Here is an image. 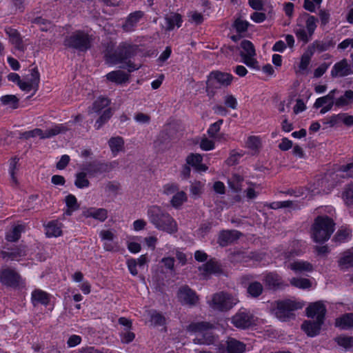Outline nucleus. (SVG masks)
<instances>
[{
	"label": "nucleus",
	"instance_id": "nucleus-31",
	"mask_svg": "<svg viewBox=\"0 0 353 353\" xmlns=\"http://www.w3.org/2000/svg\"><path fill=\"white\" fill-rule=\"evenodd\" d=\"M124 143L123 139L119 136L110 139L108 141V145L113 156L115 157L119 152L123 150Z\"/></svg>",
	"mask_w": 353,
	"mask_h": 353
},
{
	"label": "nucleus",
	"instance_id": "nucleus-1",
	"mask_svg": "<svg viewBox=\"0 0 353 353\" xmlns=\"http://www.w3.org/2000/svg\"><path fill=\"white\" fill-rule=\"evenodd\" d=\"M140 49L137 45H134L128 42L121 43L115 51L112 53L110 50L107 49L105 52V58L107 62L117 64L119 63H125L126 67H121V68H127L128 72L137 70L140 68L132 63L131 61H126L127 60L136 56Z\"/></svg>",
	"mask_w": 353,
	"mask_h": 353
},
{
	"label": "nucleus",
	"instance_id": "nucleus-4",
	"mask_svg": "<svg viewBox=\"0 0 353 353\" xmlns=\"http://www.w3.org/2000/svg\"><path fill=\"white\" fill-rule=\"evenodd\" d=\"M92 41V35L83 30H76L65 38L63 45L66 48L85 52L91 48Z\"/></svg>",
	"mask_w": 353,
	"mask_h": 353
},
{
	"label": "nucleus",
	"instance_id": "nucleus-47",
	"mask_svg": "<svg viewBox=\"0 0 353 353\" xmlns=\"http://www.w3.org/2000/svg\"><path fill=\"white\" fill-rule=\"evenodd\" d=\"M313 52L312 50H309L307 48V50L303 54L301 59V62L299 64V68L301 70H305L310 62L311 57L313 56Z\"/></svg>",
	"mask_w": 353,
	"mask_h": 353
},
{
	"label": "nucleus",
	"instance_id": "nucleus-57",
	"mask_svg": "<svg viewBox=\"0 0 353 353\" xmlns=\"http://www.w3.org/2000/svg\"><path fill=\"white\" fill-rule=\"evenodd\" d=\"M222 123L223 120L219 119L210 126L209 129L208 130V133L210 137H215L216 133L220 130V126Z\"/></svg>",
	"mask_w": 353,
	"mask_h": 353
},
{
	"label": "nucleus",
	"instance_id": "nucleus-17",
	"mask_svg": "<svg viewBox=\"0 0 353 353\" xmlns=\"http://www.w3.org/2000/svg\"><path fill=\"white\" fill-rule=\"evenodd\" d=\"M352 73L351 65L348 63L346 59L336 63L331 70L332 77H344Z\"/></svg>",
	"mask_w": 353,
	"mask_h": 353
},
{
	"label": "nucleus",
	"instance_id": "nucleus-41",
	"mask_svg": "<svg viewBox=\"0 0 353 353\" xmlns=\"http://www.w3.org/2000/svg\"><path fill=\"white\" fill-rule=\"evenodd\" d=\"M247 292L250 296L257 298L263 293V286L259 281H253L248 285Z\"/></svg>",
	"mask_w": 353,
	"mask_h": 353
},
{
	"label": "nucleus",
	"instance_id": "nucleus-43",
	"mask_svg": "<svg viewBox=\"0 0 353 353\" xmlns=\"http://www.w3.org/2000/svg\"><path fill=\"white\" fill-rule=\"evenodd\" d=\"M87 172H79L76 174V180L74 181V185L78 188H87L90 185V181L86 178Z\"/></svg>",
	"mask_w": 353,
	"mask_h": 353
},
{
	"label": "nucleus",
	"instance_id": "nucleus-14",
	"mask_svg": "<svg viewBox=\"0 0 353 353\" xmlns=\"http://www.w3.org/2000/svg\"><path fill=\"white\" fill-rule=\"evenodd\" d=\"M306 313L308 317L315 318L316 321L324 323L326 307L322 301H316L306 308Z\"/></svg>",
	"mask_w": 353,
	"mask_h": 353
},
{
	"label": "nucleus",
	"instance_id": "nucleus-40",
	"mask_svg": "<svg viewBox=\"0 0 353 353\" xmlns=\"http://www.w3.org/2000/svg\"><path fill=\"white\" fill-rule=\"evenodd\" d=\"M241 47L242 51L240 52V55L242 58L246 57L247 56H255L256 51L252 43L248 40H243L241 42Z\"/></svg>",
	"mask_w": 353,
	"mask_h": 353
},
{
	"label": "nucleus",
	"instance_id": "nucleus-64",
	"mask_svg": "<svg viewBox=\"0 0 353 353\" xmlns=\"http://www.w3.org/2000/svg\"><path fill=\"white\" fill-rule=\"evenodd\" d=\"M128 268L130 272L133 275L136 276L138 274V271L137 270V260L134 259H130L127 261Z\"/></svg>",
	"mask_w": 353,
	"mask_h": 353
},
{
	"label": "nucleus",
	"instance_id": "nucleus-11",
	"mask_svg": "<svg viewBox=\"0 0 353 353\" xmlns=\"http://www.w3.org/2000/svg\"><path fill=\"white\" fill-rule=\"evenodd\" d=\"M118 164V162L115 161L112 162H101L94 161L85 164L83 169L88 174L94 176L98 174L109 172L116 168Z\"/></svg>",
	"mask_w": 353,
	"mask_h": 353
},
{
	"label": "nucleus",
	"instance_id": "nucleus-45",
	"mask_svg": "<svg viewBox=\"0 0 353 353\" xmlns=\"http://www.w3.org/2000/svg\"><path fill=\"white\" fill-rule=\"evenodd\" d=\"M290 283L292 285L301 289H308L312 285L310 281L305 278H292Z\"/></svg>",
	"mask_w": 353,
	"mask_h": 353
},
{
	"label": "nucleus",
	"instance_id": "nucleus-28",
	"mask_svg": "<svg viewBox=\"0 0 353 353\" xmlns=\"http://www.w3.org/2000/svg\"><path fill=\"white\" fill-rule=\"evenodd\" d=\"M85 217H92L101 222L108 218V210L105 208H90L83 212Z\"/></svg>",
	"mask_w": 353,
	"mask_h": 353
},
{
	"label": "nucleus",
	"instance_id": "nucleus-52",
	"mask_svg": "<svg viewBox=\"0 0 353 353\" xmlns=\"http://www.w3.org/2000/svg\"><path fill=\"white\" fill-rule=\"evenodd\" d=\"M62 231L59 227H58L54 223H48L47 226V232L46 234L49 236H61Z\"/></svg>",
	"mask_w": 353,
	"mask_h": 353
},
{
	"label": "nucleus",
	"instance_id": "nucleus-6",
	"mask_svg": "<svg viewBox=\"0 0 353 353\" xmlns=\"http://www.w3.org/2000/svg\"><path fill=\"white\" fill-rule=\"evenodd\" d=\"M272 312L275 316L281 321H286L294 319V311L302 307V305L293 301H276L273 303Z\"/></svg>",
	"mask_w": 353,
	"mask_h": 353
},
{
	"label": "nucleus",
	"instance_id": "nucleus-23",
	"mask_svg": "<svg viewBox=\"0 0 353 353\" xmlns=\"http://www.w3.org/2000/svg\"><path fill=\"white\" fill-rule=\"evenodd\" d=\"M288 268L292 270L296 274H301L305 272H312L313 270L312 265L303 261H294L286 264Z\"/></svg>",
	"mask_w": 353,
	"mask_h": 353
},
{
	"label": "nucleus",
	"instance_id": "nucleus-62",
	"mask_svg": "<svg viewBox=\"0 0 353 353\" xmlns=\"http://www.w3.org/2000/svg\"><path fill=\"white\" fill-rule=\"evenodd\" d=\"M200 147L203 150H210L214 148V143L207 138H204L200 143Z\"/></svg>",
	"mask_w": 353,
	"mask_h": 353
},
{
	"label": "nucleus",
	"instance_id": "nucleus-63",
	"mask_svg": "<svg viewBox=\"0 0 353 353\" xmlns=\"http://www.w3.org/2000/svg\"><path fill=\"white\" fill-rule=\"evenodd\" d=\"M225 104L228 108L236 109L237 107V101L233 95H227L225 97Z\"/></svg>",
	"mask_w": 353,
	"mask_h": 353
},
{
	"label": "nucleus",
	"instance_id": "nucleus-33",
	"mask_svg": "<svg viewBox=\"0 0 353 353\" xmlns=\"http://www.w3.org/2000/svg\"><path fill=\"white\" fill-rule=\"evenodd\" d=\"M263 281L270 289H276L282 284L281 277L277 274L272 272L267 274Z\"/></svg>",
	"mask_w": 353,
	"mask_h": 353
},
{
	"label": "nucleus",
	"instance_id": "nucleus-37",
	"mask_svg": "<svg viewBox=\"0 0 353 353\" xmlns=\"http://www.w3.org/2000/svg\"><path fill=\"white\" fill-rule=\"evenodd\" d=\"M353 102V91L348 90L344 94L334 101V105L337 108H343Z\"/></svg>",
	"mask_w": 353,
	"mask_h": 353
},
{
	"label": "nucleus",
	"instance_id": "nucleus-16",
	"mask_svg": "<svg viewBox=\"0 0 353 353\" xmlns=\"http://www.w3.org/2000/svg\"><path fill=\"white\" fill-rule=\"evenodd\" d=\"M178 298L181 303L189 305H194L198 301V296L194 291L188 285L182 286L178 291Z\"/></svg>",
	"mask_w": 353,
	"mask_h": 353
},
{
	"label": "nucleus",
	"instance_id": "nucleus-29",
	"mask_svg": "<svg viewBox=\"0 0 353 353\" xmlns=\"http://www.w3.org/2000/svg\"><path fill=\"white\" fill-rule=\"evenodd\" d=\"M110 103V101L103 97H99L97 100H95L92 106L88 108V114H92L93 112L99 113L103 109L108 107Z\"/></svg>",
	"mask_w": 353,
	"mask_h": 353
},
{
	"label": "nucleus",
	"instance_id": "nucleus-39",
	"mask_svg": "<svg viewBox=\"0 0 353 353\" xmlns=\"http://www.w3.org/2000/svg\"><path fill=\"white\" fill-rule=\"evenodd\" d=\"M113 112L112 108H108L105 109L99 117L97 119L94 127L97 130H99L102 126L105 124L112 117Z\"/></svg>",
	"mask_w": 353,
	"mask_h": 353
},
{
	"label": "nucleus",
	"instance_id": "nucleus-19",
	"mask_svg": "<svg viewBox=\"0 0 353 353\" xmlns=\"http://www.w3.org/2000/svg\"><path fill=\"white\" fill-rule=\"evenodd\" d=\"M242 234L237 230H223L220 232L218 238V243L221 247L227 246L237 240Z\"/></svg>",
	"mask_w": 353,
	"mask_h": 353
},
{
	"label": "nucleus",
	"instance_id": "nucleus-27",
	"mask_svg": "<svg viewBox=\"0 0 353 353\" xmlns=\"http://www.w3.org/2000/svg\"><path fill=\"white\" fill-rule=\"evenodd\" d=\"M203 158L199 154H190L186 158L188 165L192 166L199 172H205L208 167L201 163Z\"/></svg>",
	"mask_w": 353,
	"mask_h": 353
},
{
	"label": "nucleus",
	"instance_id": "nucleus-20",
	"mask_svg": "<svg viewBox=\"0 0 353 353\" xmlns=\"http://www.w3.org/2000/svg\"><path fill=\"white\" fill-rule=\"evenodd\" d=\"M323 322L317 321H305L301 325L302 330L308 336L313 337L320 333Z\"/></svg>",
	"mask_w": 353,
	"mask_h": 353
},
{
	"label": "nucleus",
	"instance_id": "nucleus-30",
	"mask_svg": "<svg viewBox=\"0 0 353 353\" xmlns=\"http://www.w3.org/2000/svg\"><path fill=\"white\" fill-rule=\"evenodd\" d=\"M108 80L117 84H121L128 81L129 75L122 70H115L106 74Z\"/></svg>",
	"mask_w": 353,
	"mask_h": 353
},
{
	"label": "nucleus",
	"instance_id": "nucleus-34",
	"mask_svg": "<svg viewBox=\"0 0 353 353\" xmlns=\"http://www.w3.org/2000/svg\"><path fill=\"white\" fill-rule=\"evenodd\" d=\"M339 92L337 89L331 90L327 95L318 98L314 104V108L318 109L325 104L334 103L335 94Z\"/></svg>",
	"mask_w": 353,
	"mask_h": 353
},
{
	"label": "nucleus",
	"instance_id": "nucleus-59",
	"mask_svg": "<svg viewBox=\"0 0 353 353\" xmlns=\"http://www.w3.org/2000/svg\"><path fill=\"white\" fill-rule=\"evenodd\" d=\"M319 16L322 26L327 25L330 19V14L328 10H320L319 12Z\"/></svg>",
	"mask_w": 353,
	"mask_h": 353
},
{
	"label": "nucleus",
	"instance_id": "nucleus-58",
	"mask_svg": "<svg viewBox=\"0 0 353 353\" xmlns=\"http://www.w3.org/2000/svg\"><path fill=\"white\" fill-rule=\"evenodd\" d=\"M40 80V75L37 68H34L32 70L30 74V78L29 79L30 82L34 85V87L37 89Z\"/></svg>",
	"mask_w": 353,
	"mask_h": 353
},
{
	"label": "nucleus",
	"instance_id": "nucleus-8",
	"mask_svg": "<svg viewBox=\"0 0 353 353\" xmlns=\"http://www.w3.org/2000/svg\"><path fill=\"white\" fill-rule=\"evenodd\" d=\"M232 79L233 77L229 73L221 72L220 71L211 72L206 81V92H208V95H213V92L210 91L211 88H216L221 85L228 86L231 83Z\"/></svg>",
	"mask_w": 353,
	"mask_h": 353
},
{
	"label": "nucleus",
	"instance_id": "nucleus-36",
	"mask_svg": "<svg viewBox=\"0 0 353 353\" xmlns=\"http://www.w3.org/2000/svg\"><path fill=\"white\" fill-rule=\"evenodd\" d=\"M333 46L332 41L325 40V41H315L311 45H310L307 48L309 50H312L313 54L315 51L319 52H322L327 50L330 47Z\"/></svg>",
	"mask_w": 353,
	"mask_h": 353
},
{
	"label": "nucleus",
	"instance_id": "nucleus-35",
	"mask_svg": "<svg viewBox=\"0 0 353 353\" xmlns=\"http://www.w3.org/2000/svg\"><path fill=\"white\" fill-rule=\"evenodd\" d=\"M199 270L205 274H220L222 272L221 265L214 260H210L203 264L199 268Z\"/></svg>",
	"mask_w": 353,
	"mask_h": 353
},
{
	"label": "nucleus",
	"instance_id": "nucleus-18",
	"mask_svg": "<svg viewBox=\"0 0 353 353\" xmlns=\"http://www.w3.org/2000/svg\"><path fill=\"white\" fill-rule=\"evenodd\" d=\"M144 12L141 10H137L130 13L125 19L122 26V28L125 32L133 31L139 21L143 17Z\"/></svg>",
	"mask_w": 353,
	"mask_h": 353
},
{
	"label": "nucleus",
	"instance_id": "nucleus-22",
	"mask_svg": "<svg viewBox=\"0 0 353 353\" xmlns=\"http://www.w3.org/2000/svg\"><path fill=\"white\" fill-rule=\"evenodd\" d=\"M334 174H326L317 181V185L320 187L317 193L323 192L327 194L334 187Z\"/></svg>",
	"mask_w": 353,
	"mask_h": 353
},
{
	"label": "nucleus",
	"instance_id": "nucleus-25",
	"mask_svg": "<svg viewBox=\"0 0 353 353\" xmlns=\"http://www.w3.org/2000/svg\"><path fill=\"white\" fill-rule=\"evenodd\" d=\"M335 326L341 330L353 328V313H346L336 319Z\"/></svg>",
	"mask_w": 353,
	"mask_h": 353
},
{
	"label": "nucleus",
	"instance_id": "nucleus-46",
	"mask_svg": "<svg viewBox=\"0 0 353 353\" xmlns=\"http://www.w3.org/2000/svg\"><path fill=\"white\" fill-rule=\"evenodd\" d=\"M1 102L5 105H10L13 109L19 106V99L15 95L8 94L1 97Z\"/></svg>",
	"mask_w": 353,
	"mask_h": 353
},
{
	"label": "nucleus",
	"instance_id": "nucleus-12",
	"mask_svg": "<svg viewBox=\"0 0 353 353\" xmlns=\"http://www.w3.org/2000/svg\"><path fill=\"white\" fill-rule=\"evenodd\" d=\"M21 282V276L14 269L2 268L0 269V283L6 287L17 288Z\"/></svg>",
	"mask_w": 353,
	"mask_h": 353
},
{
	"label": "nucleus",
	"instance_id": "nucleus-53",
	"mask_svg": "<svg viewBox=\"0 0 353 353\" xmlns=\"http://www.w3.org/2000/svg\"><path fill=\"white\" fill-rule=\"evenodd\" d=\"M247 147L251 150H257L261 146V141L258 137L250 136L246 142Z\"/></svg>",
	"mask_w": 353,
	"mask_h": 353
},
{
	"label": "nucleus",
	"instance_id": "nucleus-38",
	"mask_svg": "<svg viewBox=\"0 0 353 353\" xmlns=\"http://www.w3.org/2000/svg\"><path fill=\"white\" fill-rule=\"evenodd\" d=\"M339 263L341 269L343 270L353 266V248L344 253Z\"/></svg>",
	"mask_w": 353,
	"mask_h": 353
},
{
	"label": "nucleus",
	"instance_id": "nucleus-60",
	"mask_svg": "<svg viewBox=\"0 0 353 353\" xmlns=\"http://www.w3.org/2000/svg\"><path fill=\"white\" fill-rule=\"evenodd\" d=\"M121 336L122 343H129L134 340L135 334L130 332V330H126L125 332L121 333Z\"/></svg>",
	"mask_w": 353,
	"mask_h": 353
},
{
	"label": "nucleus",
	"instance_id": "nucleus-15",
	"mask_svg": "<svg viewBox=\"0 0 353 353\" xmlns=\"http://www.w3.org/2000/svg\"><path fill=\"white\" fill-rule=\"evenodd\" d=\"M26 255V250L23 245L5 247L1 251L2 258L10 261H19L21 257Z\"/></svg>",
	"mask_w": 353,
	"mask_h": 353
},
{
	"label": "nucleus",
	"instance_id": "nucleus-61",
	"mask_svg": "<svg viewBox=\"0 0 353 353\" xmlns=\"http://www.w3.org/2000/svg\"><path fill=\"white\" fill-rule=\"evenodd\" d=\"M234 27L237 32H244L247 30L248 27V23L245 21L237 19L234 22Z\"/></svg>",
	"mask_w": 353,
	"mask_h": 353
},
{
	"label": "nucleus",
	"instance_id": "nucleus-13",
	"mask_svg": "<svg viewBox=\"0 0 353 353\" xmlns=\"http://www.w3.org/2000/svg\"><path fill=\"white\" fill-rule=\"evenodd\" d=\"M232 323L237 328H248L253 324V315L245 310H240L232 316Z\"/></svg>",
	"mask_w": 353,
	"mask_h": 353
},
{
	"label": "nucleus",
	"instance_id": "nucleus-3",
	"mask_svg": "<svg viewBox=\"0 0 353 353\" xmlns=\"http://www.w3.org/2000/svg\"><path fill=\"white\" fill-rule=\"evenodd\" d=\"M333 220L327 216H317L312 225V238L315 242L323 243L327 241L334 231Z\"/></svg>",
	"mask_w": 353,
	"mask_h": 353
},
{
	"label": "nucleus",
	"instance_id": "nucleus-50",
	"mask_svg": "<svg viewBox=\"0 0 353 353\" xmlns=\"http://www.w3.org/2000/svg\"><path fill=\"white\" fill-rule=\"evenodd\" d=\"M351 234V230L346 228H341L337 231L334 236V240L336 242L345 241Z\"/></svg>",
	"mask_w": 353,
	"mask_h": 353
},
{
	"label": "nucleus",
	"instance_id": "nucleus-26",
	"mask_svg": "<svg viewBox=\"0 0 353 353\" xmlns=\"http://www.w3.org/2000/svg\"><path fill=\"white\" fill-rule=\"evenodd\" d=\"M31 300L34 306L38 304L47 305L50 302V295L41 290L37 289L32 292Z\"/></svg>",
	"mask_w": 353,
	"mask_h": 353
},
{
	"label": "nucleus",
	"instance_id": "nucleus-55",
	"mask_svg": "<svg viewBox=\"0 0 353 353\" xmlns=\"http://www.w3.org/2000/svg\"><path fill=\"white\" fill-rule=\"evenodd\" d=\"M65 203L68 208L72 209V211H75L79 208L76 197L72 194H69L65 197Z\"/></svg>",
	"mask_w": 353,
	"mask_h": 353
},
{
	"label": "nucleus",
	"instance_id": "nucleus-5",
	"mask_svg": "<svg viewBox=\"0 0 353 353\" xmlns=\"http://www.w3.org/2000/svg\"><path fill=\"white\" fill-rule=\"evenodd\" d=\"M212 325L207 322L201 321L192 323L188 327V330L192 332H198L197 336L194 339V343L199 345H210L215 341V337L210 330Z\"/></svg>",
	"mask_w": 353,
	"mask_h": 353
},
{
	"label": "nucleus",
	"instance_id": "nucleus-21",
	"mask_svg": "<svg viewBox=\"0 0 353 353\" xmlns=\"http://www.w3.org/2000/svg\"><path fill=\"white\" fill-rule=\"evenodd\" d=\"M164 19L165 22V29L166 31L172 30L175 26L180 28L183 22L181 15L176 12H171L165 15Z\"/></svg>",
	"mask_w": 353,
	"mask_h": 353
},
{
	"label": "nucleus",
	"instance_id": "nucleus-44",
	"mask_svg": "<svg viewBox=\"0 0 353 353\" xmlns=\"http://www.w3.org/2000/svg\"><path fill=\"white\" fill-rule=\"evenodd\" d=\"M187 200L186 194L183 191H177L172 196L170 202L174 208H179Z\"/></svg>",
	"mask_w": 353,
	"mask_h": 353
},
{
	"label": "nucleus",
	"instance_id": "nucleus-32",
	"mask_svg": "<svg viewBox=\"0 0 353 353\" xmlns=\"http://www.w3.org/2000/svg\"><path fill=\"white\" fill-rule=\"evenodd\" d=\"M245 345L236 339H229L227 341V351L228 353H243Z\"/></svg>",
	"mask_w": 353,
	"mask_h": 353
},
{
	"label": "nucleus",
	"instance_id": "nucleus-2",
	"mask_svg": "<svg viewBox=\"0 0 353 353\" xmlns=\"http://www.w3.org/2000/svg\"><path fill=\"white\" fill-rule=\"evenodd\" d=\"M147 215L150 222L159 230L168 234H174L178 231L176 221L170 214L157 205L150 206L148 209Z\"/></svg>",
	"mask_w": 353,
	"mask_h": 353
},
{
	"label": "nucleus",
	"instance_id": "nucleus-10",
	"mask_svg": "<svg viewBox=\"0 0 353 353\" xmlns=\"http://www.w3.org/2000/svg\"><path fill=\"white\" fill-rule=\"evenodd\" d=\"M307 17L305 21L306 30L302 25H297V28L294 29V33L297 39L303 41L305 44L307 43L312 38L314 32L316 28L317 19L314 16L305 14Z\"/></svg>",
	"mask_w": 353,
	"mask_h": 353
},
{
	"label": "nucleus",
	"instance_id": "nucleus-54",
	"mask_svg": "<svg viewBox=\"0 0 353 353\" xmlns=\"http://www.w3.org/2000/svg\"><path fill=\"white\" fill-rule=\"evenodd\" d=\"M104 188L106 192L116 194L120 188V184L116 181H108Z\"/></svg>",
	"mask_w": 353,
	"mask_h": 353
},
{
	"label": "nucleus",
	"instance_id": "nucleus-42",
	"mask_svg": "<svg viewBox=\"0 0 353 353\" xmlns=\"http://www.w3.org/2000/svg\"><path fill=\"white\" fill-rule=\"evenodd\" d=\"M243 177L238 174H234L230 179H228V185L230 189L234 192H239L242 189V183Z\"/></svg>",
	"mask_w": 353,
	"mask_h": 353
},
{
	"label": "nucleus",
	"instance_id": "nucleus-24",
	"mask_svg": "<svg viewBox=\"0 0 353 353\" xmlns=\"http://www.w3.org/2000/svg\"><path fill=\"white\" fill-rule=\"evenodd\" d=\"M6 33L8 35L10 42L14 45L15 48L21 51H24L25 46L19 32L12 28L5 29Z\"/></svg>",
	"mask_w": 353,
	"mask_h": 353
},
{
	"label": "nucleus",
	"instance_id": "nucleus-49",
	"mask_svg": "<svg viewBox=\"0 0 353 353\" xmlns=\"http://www.w3.org/2000/svg\"><path fill=\"white\" fill-rule=\"evenodd\" d=\"M23 230V226L18 225L13 228L12 232L6 235V239L8 241L14 242L19 240L21 233Z\"/></svg>",
	"mask_w": 353,
	"mask_h": 353
},
{
	"label": "nucleus",
	"instance_id": "nucleus-56",
	"mask_svg": "<svg viewBox=\"0 0 353 353\" xmlns=\"http://www.w3.org/2000/svg\"><path fill=\"white\" fill-rule=\"evenodd\" d=\"M254 57L255 56H247L246 57H243V63L248 67L259 70L260 67L259 65L258 61L256 59H254Z\"/></svg>",
	"mask_w": 353,
	"mask_h": 353
},
{
	"label": "nucleus",
	"instance_id": "nucleus-7",
	"mask_svg": "<svg viewBox=\"0 0 353 353\" xmlns=\"http://www.w3.org/2000/svg\"><path fill=\"white\" fill-rule=\"evenodd\" d=\"M238 302L237 298L231 294L219 292L212 295L209 305L214 310L227 312L231 310Z\"/></svg>",
	"mask_w": 353,
	"mask_h": 353
},
{
	"label": "nucleus",
	"instance_id": "nucleus-48",
	"mask_svg": "<svg viewBox=\"0 0 353 353\" xmlns=\"http://www.w3.org/2000/svg\"><path fill=\"white\" fill-rule=\"evenodd\" d=\"M337 344L345 349L353 346V336L341 335L334 339Z\"/></svg>",
	"mask_w": 353,
	"mask_h": 353
},
{
	"label": "nucleus",
	"instance_id": "nucleus-51",
	"mask_svg": "<svg viewBox=\"0 0 353 353\" xmlns=\"http://www.w3.org/2000/svg\"><path fill=\"white\" fill-rule=\"evenodd\" d=\"M343 197L347 205H353V183H350L345 190Z\"/></svg>",
	"mask_w": 353,
	"mask_h": 353
},
{
	"label": "nucleus",
	"instance_id": "nucleus-9",
	"mask_svg": "<svg viewBox=\"0 0 353 353\" xmlns=\"http://www.w3.org/2000/svg\"><path fill=\"white\" fill-rule=\"evenodd\" d=\"M68 128L64 124L55 125L53 128L43 132L40 128H35L30 131H26L20 134L19 138L28 139L31 137H39L41 139H48L61 133H65Z\"/></svg>",
	"mask_w": 353,
	"mask_h": 353
}]
</instances>
